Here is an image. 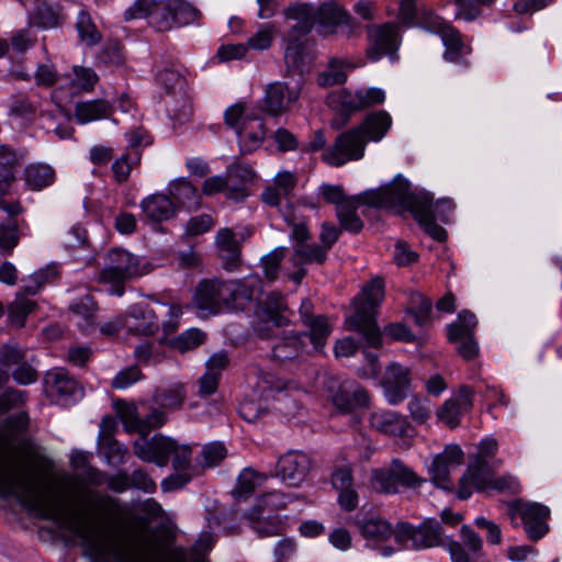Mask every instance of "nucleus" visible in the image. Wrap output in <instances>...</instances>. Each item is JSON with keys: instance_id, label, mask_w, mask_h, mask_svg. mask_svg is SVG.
Instances as JSON below:
<instances>
[{"instance_id": "nucleus-37", "label": "nucleus", "mask_w": 562, "mask_h": 562, "mask_svg": "<svg viewBox=\"0 0 562 562\" xmlns=\"http://www.w3.org/2000/svg\"><path fill=\"white\" fill-rule=\"evenodd\" d=\"M169 192L173 202H177L189 210H194L200 206V195L195 187L187 180H178L172 183Z\"/></svg>"}, {"instance_id": "nucleus-38", "label": "nucleus", "mask_w": 562, "mask_h": 562, "mask_svg": "<svg viewBox=\"0 0 562 562\" xmlns=\"http://www.w3.org/2000/svg\"><path fill=\"white\" fill-rule=\"evenodd\" d=\"M55 180V170L45 164L30 165L25 169V182L33 190H42Z\"/></svg>"}, {"instance_id": "nucleus-3", "label": "nucleus", "mask_w": 562, "mask_h": 562, "mask_svg": "<svg viewBox=\"0 0 562 562\" xmlns=\"http://www.w3.org/2000/svg\"><path fill=\"white\" fill-rule=\"evenodd\" d=\"M383 299L384 280L376 277L362 288L361 295L353 301V314L346 319L348 328L359 333L366 344L372 348H379L382 345V335L375 316Z\"/></svg>"}, {"instance_id": "nucleus-24", "label": "nucleus", "mask_w": 562, "mask_h": 562, "mask_svg": "<svg viewBox=\"0 0 562 562\" xmlns=\"http://www.w3.org/2000/svg\"><path fill=\"white\" fill-rule=\"evenodd\" d=\"M216 245L224 269L227 271L237 269L241 261V249L235 233L229 228L220 229L216 235Z\"/></svg>"}, {"instance_id": "nucleus-15", "label": "nucleus", "mask_w": 562, "mask_h": 562, "mask_svg": "<svg viewBox=\"0 0 562 562\" xmlns=\"http://www.w3.org/2000/svg\"><path fill=\"white\" fill-rule=\"evenodd\" d=\"M460 539L457 541L447 537V550L451 562H472L471 554L480 558L483 554V539L469 525L460 528Z\"/></svg>"}, {"instance_id": "nucleus-56", "label": "nucleus", "mask_w": 562, "mask_h": 562, "mask_svg": "<svg viewBox=\"0 0 562 562\" xmlns=\"http://www.w3.org/2000/svg\"><path fill=\"white\" fill-rule=\"evenodd\" d=\"M256 115L246 113V104L238 102L231 105L224 113L225 124L235 131V133L243 127L244 121L248 119H256Z\"/></svg>"}, {"instance_id": "nucleus-36", "label": "nucleus", "mask_w": 562, "mask_h": 562, "mask_svg": "<svg viewBox=\"0 0 562 562\" xmlns=\"http://www.w3.org/2000/svg\"><path fill=\"white\" fill-rule=\"evenodd\" d=\"M286 310L288 306L284 302V297L277 292L268 294L262 305L263 316L277 327H283L289 324V319L284 315Z\"/></svg>"}, {"instance_id": "nucleus-51", "label": "nucleus", "mask_w": 562, "mask_h": 562, "mask_svg": "<svg viewBox=\"0 0 562 562\" xmlns=\"http://www.w3.org/2000/svg\"><path fill=\"white\" fill-rule=\"evenodd\" d=\"M177 442L170 438H167L162 435L154 436V463L159 467H165L169 458L172 456V452L176 449Z\"/></svg>"}, {"instance_id": "nucleus-35", "label": "nucleus", "mask_w": 562, "mask_h": 562, "mask_svg": "<svg viewBox=\"0 0 562 562\" xmlns=\"http://www.w3.org/2000/svg\"><path fill=\"white\" fill-rule=\"evenodd\" d=\"M355 524L366 539L383 541L393 533L391 524L380 517H370L362 520L355 519Z\"/></svg>"}, {"instance_id": "nucleus-34", "label": "nucleus", "mask_w": 562, "mask_h": 562, "mask_svg": "<svg viewBox=\"0 0 562 562\" xmlns=\"http://www.w3.org/2000/svg\"><path fill=\"white\" fill-rule=\"evenodd\" d=\"M327 259V251L316 244H297L293 249L291 262L294 267H304L305 265H323Z\"/></svg>"}, {"instance_id": "nucleus-30", "label": "nucleus", "mask_w": 562, "mask_h": 562, "mask_svg": "<svg viewBox=\"0 0 562 562\" xmlns=\"http://www.w3.org/2000/svg\"><path fill=\"white\" fill-rule=\"evenodd\" d=\"M112 114L111 104L103 100L79 102L75 108V116L79 123H88L95 120L106 119Z\"/></svg>"}, {"instance_id": "nucleus-6", "label": "nucleus", "mask_w": 562, "mask_h": 562, "mask_svg": "<svg viewBox=\"0 0 562 562\" xmlns=\"http://www.w3.org/2000/svg\"><path fill=\"white\" fill-rule=\"evenodd\" d=\"M508 516L513 521L517 518L521 520L527 537L532 541L542 539L549 532L550 509L542 504L513 501L508 504Z\"/></svg>"}, {"instance_id": "nucleus-25", "label": "nucleus", "mask_w": 562, "mask_h": 562, "mask_svg": "<svg viewBox=\"0 0 562 562\" xmlns=\"http://www.w3.org/2000/svg\"><path fill=\"white\" fill-rule=\"evenodd\" d=\"M346 12L344 7L334 1L323 2L315 10L318 33L325 37L336 34Z\"/></svg>"}, {"instance_id": "nucleus-40", "label": "nucleus", "mask_w": 562, "mask_h": 562, "mask_svg": "<svg viewBox=\"0 0 562 562\" xmlns=\"http://www.w3.org/2000/svg\"><path fill=\"white\" fill-rule=\"evenodd\" d=\"M345 61L337 57L329 59L327 69L318 75L317 82L321 87H331L342 85L347 80V74L344 70Z\"/></svg>"}, {"instance_id": "nucleus-2", "label": "nucleus", "mask_w": 562, "mask_h": 562, "mask_svg": "<svg viewBox=\"0 0 562 562\" xmlns=\"http://www.w3.org/2000/svg\"><path fill=\"white\" fill-rule=\"evenodd\" d=\"M362 200L364 205L393 211L406 220L413 218L422 226V198L402 175L376 189L364 191Z\"/></svg>"}, {"instance_id": "nucleus-29", "label": "nucleus", "mask_w": 562, "mask_h": 562, "mask_svg": "<svg viewBox=\"0 0 562 562\" xmlns=\"http://www.w3.org/2000/svg\"><path fill=\"white\" fill-rule=\"evenodd\" d=\"M360 204H364L362 193L353 195L345 205L339 206L336 212L341 228L352 234H358L363 228V222L357 214Z\"/></svg>"}, {"instance_id": "nucleus-28", "label": "nucleus", "mask_w": 562, "mask_h": 562, "mask_svg": "<svg viewBox=\"0 0 562 562\" xmlns=\"http://www.w3.org/2000/svg\"><path fill=\"white\" fill-rule=\"evenodd\" d=\"M476 316L469 310L458 313L457 319L446 326L447 339L450 344L475 336Z\"/></svg>"}, {"instance_id": "nucleus-43", "label": "nucleus", "mask_w": 562, "mask_h": 562, "mask_svg": "<svg viewBox=\"0 0 562 562\" xmlns=\"http://www.w3.org/2000/svg\"><path fill=\"white\" fill-rule=\"evenodd\" d=\"M76 29L80 40L89 46L95 45L101 41V33L98 31L91 15L86 10L79 12Z\"/></svg>"}, {"instance_id": "nucleus-46", "label": "nucleus", "mask_w": 562, "mask_h": 562, "mask_svg": "<svg viewBox=\"0 0 562 562\" xmlns=\"http://www.w3.org/2000/svg\"><path fill=\"white\" fill-rule=\"evenodd\" d=\"M205 339V334L196 328H191L171 339L170 346L180 351L186 352L199 347Z\"/></svg>"}, {"instance_id": "nucleus-1", "label": "nucleus", "mask_w": 562, "mask_h": 562, "mask_svg": "<svg viewBox=\"0 0 562 562\" xmlns=\"http://www.w3.org/2000/svg\"><path fill=\"white\" fill-rule=\"evenodd\" d=\"M260 282L257 276L234 280L203 279L195 286L193 304L203 316L241 311L252 301Z\"/></svg>"}, {"instance_id": "nucleus-20", "label": "nucleus", "mask_w": 562, "mask_h": 562, "mask_svg": "<svg viewBox=\"0 0 562 562\" xmlns=\"http://www.w3.org/2000/svg\"><path fill=\"white\" fill-rule=\"evenodd\" d=\"M265 122L261 117L244 121L243 127L237 132L238 145L243 155L251 154L259 149L266 138Z\"/></svg>"}, {"instance_id": "nucleus-45", "label": "nucleus", "mask_w": 562, "mask_h": 562, "mask_svg": "<svg viewBox=\"0 0 562 562\" xmlns=\"http://www.w3.org/2000/svg\"><path fill=\"white\" fill-rule=\"evenodd\" d=\"M258 480L263 481L266 480V476L250 468L244 469L238 476L237 485L235 487V494L237 497L248 498L254 493Z\"/></svg>"}, {"instance_id": "nucleus-8", "label": "nucleus", "mask_w": 562, "mask_h": 562, "mask_svg": "<svg viewBox=\"0 0 562 562\" xmlns=\"http://www.w3.org/2000/svg\"><path fill=\"white\" fill-rule=\"evenodd\" d=\"M418 482L417 473L400 459H393L387 468L373 470L371 476L373 490L383 494H396L401 487L412 488Z\"/></svg>"}, {"instance_id": "nucleus-53", "label": "nucleus", "mask_w": 562, "mask_h": 562, "mask_svg": "<svg viewBox=\"0 0 562 562\" xmlns=\"http://www.w3.org/2000/svg\"><path fill=\"white\" fill-rule=\"evenodd\" d=\"M27 400V393L13 387H8L0 394V415H4L14 408L24 406Z\"/></svg>"}, {"instance_id": "nucleus-54", "label": "nucleus", "mask_w": 562, "mask_h": 562, "mask_svg": "<svg viewBox=\"0 0 562 562\" xmlns=\"http://www.w3.org/2000/svg\"><path fill=\"white\" fill-rule=\"evenodd\" d=\"M69 310L71 313L82 318L87 323V326L93 324L97 304L91 295L86 294L78 302L70 304Z\"/></svg>"}, {"instance_id": "nucleus-41", "label": "nucleus", "mask_w": 562, "mask_h": 562, "mask_svg": "<svg viewBox=\"0 0 562 562\" xmlns=\"http://www.w3.org/2000/svg\"><path fill=\"white\" fill-rule=\"evenodd\" d=\"M424 194L430 196L426 202L427 218L447 224L450 213L454 210L453 201L448 198L435 200L430 192H424Z\"/></svg>"}, {"instance_id": "nucleus-49", "label": "nucleus", "mask_w": 562, "mask_h": 562, "mask_svg": "<svg viewBox=\"0 0 562 562\" xmlns=\"http://www.w3.org/2000/svg\"><path fill=\"white\" fill-rule=\"evenodd\" d=\"M150 24L158 31L164 32L172 27L175 23L171 5L164 2H155L150 14Z\"/></svg>"}, {"instance_id": "nucleus-63", "label": "nucleus", "mask_w": 562, "mask_h": 562, "mask_svg": "<svg viewBox=\"0 0 562 562\" xmlns=\"http://www.w3.org/2000/svg\"><path fill=\"white\" fill-rule=\"evenodd\" d=\"M227 454V450L222 442H212L203 447L202 457L204 467L211 468L220 464Z\"/></svg>"}, {"instance_id": "nucleus-21", "label": "nucleus", "mask_w": 562, "mask_h": 562, "mask_svg": "<svg viewBox=\"0 0 562 562\" xmlns=\"http://www.w3.org/2000/svg\"><path fill=\"white\" fill-rule=\"evenodd\" d=\"M288 20L295 23L291 26L289 37L307 35L316 24L315 9L310 3H294L283 10Z\"/></svg>"}, {"instance_id": "nucleus-47", "label": "nucleus", "mask_w": 562, "mask_h": 562, "mask_svg": "<svg viewBox=\"0 0 562 562\" xmlns=\"http://www.w3.org/2000/svg\"><path fill=\"white\" fill-rule=\"evenodd\" d=\"M58 268L49 265L44 269L34 272L30 284L24 285V291L31 295H35L45 284L53 282L58 277Z\"/></svg>"}, {"instance_id": "nucleus-13", "label": "nucleus", "mask_w": 562, "mask_h": 562, "mask_svg": "<svg viewBox=\"0 0 562 562\" xmlns=\"http://www.w3.org/2000/svg\"><path fill=\"white\" fill-rule=\"evenodd\" d=\"M492 470L487 460L472 458L463 475L460 477L457 495L460 499H468L472 488L477 492L488 490L492 480Z\"/></svg>"}, {"instance_id": "nucleus-10", "label": "nucleus", "mask_w": 562, "mask_h": 562, "mask_svg": "<svg viewBox=\"0 0 562 562\" xmlns=\"http://www.w3.org/2000/svg\"><path fill=\"white\" fill-rule=\"evenodd\" d=\"M368 30L367 56L375 61L385 55H393L400 43V35L395 24L384 23L370 25Z\"/></svg>"}, {"instance_id": "nucleus-50", "label": "nucleus", "mask_w": 562, "mask_h": 562, "mask_svg": "<svg viewBox=\"0 0 562 562\" xmlns=\"http://www.w3.org/2000/svg\"><path fill=\"white\" fill-rule=\"evenodd\" d=\"M286 255L285 247H278L261 258V265L266 279L274 281L279 274V268Z\"/></svg>"}, {"instance_id": "nucleus-33", "label": "nucleus", "mask_w": 562, "mask_h": 562, "mask_svg": "<svg viewBox=\"0 0 562 562\" xmlns=\"http://www.w3.org/2000/svg\"><path fill=\"white\" fill-rule=\"evenodd\" d=\"M303 347L300 334L286 335L272 346L271 359L277 362L292 360L300 355Z\"/></svg>"}, {"instance_id": "nucleus-57", "label": "nucleus", "mask_w": 562, "mask_h": 562, "mask_svg": "<svg viewBox=\"0 0 562 562\" xmlns=\"http://www.w3.org/2000/svg\"><path fill=\"white\" fill-rule=\"evenodd\" d=\"M100 448L109 463L122 464L128 453L127 448L114 438L101 441Z\"/></svg>"}, {"instance_id": "nucleus-26", "label": "nucleus", "mask_w": 562, "mask_h": 562, "mask_svg": "<svg viewBox=\"0 0 562 562\" xmlns=\"http://www.w3.org/2000/svg\"><path fill=\"white\" fill-rule=\"evenodd\" d=\"M140 207L146 218L155 223L168 221L176 214L175 202L169 196L160 193L145 198Z\"/></svg>"}, {"instance_id": "nucleus-44", "label": "nucleus", "mask_w": 562, "mask_h": 562, "mask_svg": "<svg viewBox=\"0 0 562 562\" xmlns=\"http://www.w3.org/2000/svg\"><path fill=\"white\" fill-rule=\"evenodd\" d=\"M38 25L45 29H53L59 26L64 21L61 8L53 7L47 2H41L35 11Z\"/></svg>"}, {"instance_id": "nucleus-61", "label": "nucleus", "mask_w": 562, "mask_h": 562, "mask_svg": "<svg viewBox=\"0 0 562 562\" xmlns=\"http://www.w3.org/2000/svg\"><path fill=\"white\" fill-rule=\"evenodd\" d=\"M335 102H337L344 113L349 116L351 113L361 111L360 97L358 90L356 92H349L346 90L338 91L331 95Z\"/></svg>"}, {"instance_id": "nucleus-27", "label": "nucleus", "mask_w": 562, "mask_h": 562, "mask_svg": "<svg viewBox=\"0 0 562 562\" xmlns=\"http://www.w3.org/2000/svg\"><path fill=\"white\" fill-rule=\"evenodd\" d=\"M391 125L390 114L384 110H379L367 114L362 123L357 125V128L369 143L370 140L380 142L386 135Z\"/></svg>"}, {"instance_id": "nucleus-7", "label": "nucleus", "mask_w": 562, "mask_h": 562, "mask_svg": "<svg viewBox=\"0 0 562 562\" xmlns=\"http://www.w3.org/2000/svg\"><path fill=\"white\" fill-rule=\"evenodd\" d=\"M139 274L138 259L124 249H111L101 271V279L113 285L116 295L124 293V282Z\"/></svg>"}, {"instance_id": "nucleus-31", "label": "nucleus", "mask_w": 562, "mask_h": 562, "mask_svg": "<svg viewBox=\"0 0 562 562\" xmlns=\"http://www.w3.org/2000/svg\"><path fill=\"white\" fill-rule=\"evenodd\" d=\"M305 45L299 37H289L285 50L284 63L289 74L302 75L306 69Z\"/></svg>"}, {"instance_id": "nucleus-18", "label": "nucleus", "mask_w": 562, "mask_h": 562, "mask_svg": "<svg viewBox=\"0 0 562 562\" xmlns=\"http://www.w3.org/2000/svg\"><path fill=\"white\" fill-rule=\"evenodd\" d=\"M123 325L130 334L144 336H151L159 328L155 311L148 304L143 303L131 306L123 317Z\"/></svg>"}, {"instance_id": "nucleus-4", "label": "nucleus", "mask_w": 562, "mask_h": 562, "mask_svg": "<svg viewBox=\"0 0 562 562\" xmlns=\"http://www.w3.org/2000/svg\"><path fill=\"white\" fill-rule=\"evenodd\" d=\"M424 31L440 36L445 47V60L467 65L465 58L472 53L471 44L465 42L462 34L450 23L424 10Z\"/></svg>"}, {"instance_id": "nucleus-9", "label": "nucleus", "mask_w": 562, "mask_h": 562, "mask_svg": "<svg viewBox=\"0 0 562 562\" xmlns=\"http://www.w3.org/2000/svg\"><path fill=\"white\" fill-rule=\"evenodd\" d=\"M367 144V138L355 126L336 137L334 144L324 150L323 160L334 167L360 160L364 156Z\"/></svg>"}, {"instance_id": "nucleus-52", "label": "nucleus", "mask_w": 562, "mask_h": 562, "mask_svg": "<svg viewBox=\"0 0 562 562\" xmlns=\"http://www.w3.org/2000/svg\"><path fill=\"white\" fill-rule=\"evenodd\" d=\"M441 524L434 519L424 520V548L440 547L446 543Z\"/></svg>"}, {"instance_id": "nucleus-5", "label": "nucleus", "mask_w": 562, "mask_h": 562, "mask_svg": "<svg viewBox=\"0 0 562 562\" xmlns=\"http://www.w3.org/2000/svg\"><path fill=\"white\" fill-rule=\"evenodd\" d=\"M0 495L15 497L22 506L45 519V495L35 490L26 475L15 471H0Z\"/></svg>"}, {"instance_id": "nucleus-39", "label": "nucleus", "mask_w": 562, "mask_h": 562, "mask_svg": "<svg viewBox=\"0 0 562 562\" xmlns=\"http://www.w3.org/2000/svg\"><path fill=\"white\" fill-rule=\"evenodd\" d=\"M304 326L308 328V331L300 334L301 338L308 337L314 348L316 350H321L330 335V327L327 317L324 315H317L311 324H305Z\"/></svg>"}, {"instance_id": "nucleus-22", "label": "nucleus", "mask_w": 562, "mask_h": 562, "mask_svg": "<svg viewBox=\"0 0 562 562\" xmlns=\"http://www.w3.org/2000/svg\"><path fill=\"white\" fill-rule=\"evenodd\" d=\"M367 391L353 383H342L333 396V403L341 413H350L369 405Z\"/></svg>"}, {"instance_id": "nucleus-60", "label": "nucleus", "mask_w": 562, "mask_h": 562, "mask_svg": "<svg viewBox=\"0 0 562 562\" xmlns=\"http://www.w3.org/2000/svg\"><path fill=\"white\" fill-rule=\"evenodd\" d=\"M171 11L173 13V20L176 24L183 25L189 24L196 20L198 10L194 9L190 3L186 1H173L170 2Z\"/></svg>"}, {"instance_id": "nucleus-48", "label": "nucleus", "mask_w": 562, "mask_h": 562, "mask_svg": "<svg viewBox=\"0 0 562 562\" xmlns=\"http://www.w3.org/2000/svg\"><path fill=\"white\" fill-rule=\"evenodd\" d=\"M465 412L459 405V402L453 398H448L443 402V404L437 409V417L448 425L450 428H456L461 423V416Z\"/></svg>"}, {"instance_id": "nucleus-16", "label": "nucleus", "mask_w": 562, "mask_h": 562, "mask_svg": "<svg viewBox=\"0 0 562 562\" xmlns=\"http://www.w3.org/2000/svg\"><path fill=\"white\" fill-rule=\"evenodd\" d=\"M370 424L379 432L398 436L404 448H408L411 440L417 436V430L395 412L372 413Z\"/></svg>"}, {"instance_id": "nucleus-11", "label": "nucleus", "mask_w": 562, "mask_h": 562, "mask_svg": "<svg viewBox=\"0 0 562 562\" xmlns=\"http://www.w3.org/2000/svg\"><path fill=\"white\" fill-rule=\"evenodd\" d=\"M311 459L302 451H288L282 454L276 465V475L291 487H299L311 470Z\"/></svg>"}, {"instance_id": "nucleus-62", "label": "nucleus", "mask_w": 562, "mask_h": 562, "mask_svg": "<svg viewBox=\"0 0 562 562\" xmlns=\"http://www.w3.org/2000/svg\"><path fill=\"white\" fill-rule=\"evenodd\" d=\"M119 412L126 429L140 435L143 418L139 417L135 404L122 403Z\"/></svg>"}, {"instance_id": "nucleus-14", "label": "nucleus", "mask_w": 562, "mask_h": 562, "mask_svg": "<svg viewBox=\"0 0 562 562\" xmlns=\"http://www.w3.org/2000/svg\"><path fill=\"white\" fill-rule=\"evenodd\" d=\"M463 462V451L459 445H447L442 452L435 456L429 475L432 484L442 490H450V469Z\"/></svg>"}, {"instance_id": "nucleus-64", "label": "nucleus", "mask_w": 562, "mask_h": 562, "mask_svg": "<svg viewBox=\"0 0 562 562\" xmlns=\"http://www.w3.org/2000/svg\"><path fill=\"white\" fill-rule=\"evenodd\" d=\"M2 426L5 430H8L11 437H15L27 431L30 426V417L26 412H21L19 414L7 417L3 420Z\"/></svg>"}, {"instance_id": "nucleus-19", "label": "nucleus", "mask_w": 562, "mask_h": 562, "mask_svg": "<svg viewBox=\"0 0 562 562\" xmlns=\"http://www.w3.org/2000/svg\"><path fill=\"white\" fill-rule=\"evenodd\" d=\"M297 98L299 93L290 90L285 83L274 82L269 85L266 91L262 108L268 114L279 116L286 112Z\"/></svg>"}, {"instance_id": "nucleus-23", "label": "nucleus", "mask_w": 562, "mask_h": 562, "mask_svg": "<svg viewBox=\"0 0 562 562\" xmlns=\"http://www.w3.org/2000/svg\"><path fill=\"white\" fill-rule=\"evenodd\" d=\"M254 170L248 165L233 164L227 167L228 199L235 202L244 201L248 195L247 186L252 181Z\"/></svg>"}, {"instance_id": "nucleus-12", "label": "nucleus", "mask_w": 562, "mask_h": 562, "mask_svg": "<svg viewBox=\"0 0 562 562\" xmlns=\"http://www.w3.org/2000/svg\"><path fill=\"white\" fill-rule=\"evenodd\" d=\"M44 383L47 395L59 403H65L69 398L77 400L83 395L81 385L61 368L47 371Z\"/></svg>"}, {"instance_id": "nucleus-55", "label": "nucleus", "mask_w": 562, "mask_h": 562, "mask_svg": "<svg viewBox=\"0 0 562 562\" xmlns=\"http://www.w3.org/2000/svg\"><path fill=\"white\" fill-rule=\"evenodd\" d=\"M156 401L165 407H180L184 401L183 385L175 384L157 391Z\"/></svg>"}, {"instance_id": "nucleus-17", "label": "nucleus", "mask_w": 562, "mask_h": 562, "mask_svg": "<svg viewBox=\"0 0 562 562\" xmlns=\"http://www.w3.org/2000/svg\"><path fill=\"white\" fill-rule=\"evenodd\" d=\"M382 386L391 404L402 402L411 391V372L398 363L387 366L382 379Z\"/></svg>"}, {"instance_id": "nucleus-58", "label": "nucleus", "mask_w": 562, "mask_h": 562, "mask_svg": "<svg viewBox=\"0 0 562 562\" xmlns=\"http://www.w3.org/2000/svg\"><path fill=\"white\" fill-rule=\"evenodd\" d=\"M18 232V224L13 220L5 224H0V249L10 254L19 243Z\"/></svg>"}, {"instance_id": "nucleus-42", "label": "nucleus", "mask_w": 562, "mask_h": 562, "mask_svg": "<svg viewBox=\"0 0 562 562\" xmlns=\"http://www.w3.org/2000/svg\"><path fill=\"white\" fill-rule=\"evenodd\" d=\"M139 161H140L139 150H132V151H126L125 154H123L120 158L114 160V162L112 164L111 169L113 171L114 179L119 183H123V182L127 181L132 169L134 168V166L138 165Z\"/></svg>"}, {"instance_id": "nucleus-59", "label": "nucleus", "mask_w": 562, "mask_h": 562, "mask_svg": "<svg viewBox=\"0 0 562 562\" xmlns=\"http://www.w3.org/2000/svg\"><path fill=\"white\" fill-rule=\"evenodd\" d=\"M395 541L403 548L418 549L419 546L416 541V529L408 522H398L393 529Z\"/></svg>"}, {"instance_id": "nucleus-32", "label": "nucleus", "mask_w": 562, "mask_h": 562, "mask_svg": "<svg viewBox=\"0 0 562 562\" xmlns=\"http://www.w3.org/2000/svg\"><path fill=\"white\" fill-rule=\"evenodd\" d=\"M30 295L22 286L8 306L10 321L12 325L19 328L24 327L26 317L37 307V303L27 297Z\"/></svg>"}]
</instances>
